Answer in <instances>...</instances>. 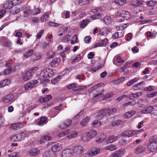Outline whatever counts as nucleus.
I'll list each match as a JSON object with an SVG mask.
<instances>
[{
    "instance_id": "1",
    "label": "nucleus",
    "mask_w": 157,
    "mask_h": 157,
    "mask_svg": "<svg viewBox=\"0 0 157 157\" xmlns=\"http://www.w3.org/2000/svg\"><path fill=\"white\" fill-rule=\"evenodd\" d=\"M149 141L150 144L147 146L148 149L149 151L153 152L157 149V136H152L150 139Z\"/></svg>"
},
{
    "instance_id": "2",
    "label": "nucleus",
    "mask_w": 157,
    "mask_h": 157,
    "mask_svg": "<svg viewBox=\"0 0 157 157\" xmlns=\"http://www.w3.org/2000/svg\"><path fill=\"white\" fill-rule=\"evenodd\" d=\"M41 75L44 78L51 77L54 74V72L52 69L49 68H45L41 72Z\"/></svg>"
},
{
    "instance_id": "3",
    "label": "nucleus",
    "mask_w": 157,
    "mask_h": 157,
    "mask_svg": "<svg viewBox=\"0 0 157 157\" xmlns=\"http://www.w3.org/2000/svg\"><path fill=\"white\" fill-rule=\"evenodd\" d=\"M40 153V150L37 148H32L29 151L28 154L30 156H36Z\"/></svg>"
},
{
    "instance_id": "4",
    "label": "nucleus",
    "mask_w": 157,
    "mask_h": 157,
    "mask_svg": "<svg viewBox=\"0 0 157 157\" xmlns=\"http://www.w3.org/2000/svg\"><path fill=\"white\" fill-rule=\"evenodd\" d=\"M72 149H67L63 151L61 154L62 157H71L72 155Z\"/></svg>"
},
{
    "instance_id": "5",
    "label": "nucleus",
    "mask_w": 157,
    "mask_h": 157,
    "mask_svg": "<svg viewBox=\"0 0 157 157\" xmlns=\"http://www.w3.org/2000/svg\"><path fill=\"white\" fill-rule=\"evenodd\" d=\"M31 71V70H28L26 72L25 74L23 76V79L24 80L27 81L31 78L33 75Z\"/></svg>"
},
{
    "instance_id": "6",
    "label": "nucleus",
    "mask_w": 157,
    "mask_h": 157,
    "mask_svg": "<svg viewBox=\"0 0 157 157\" xmlns=\"http://www.w3.org/2000/svg\"><path fill=\"white\" fill-rule=\"evenodd\" d=\"M72 123V121L71 120H67L64 121L63 123L59 125V128L63 129L68 127Z\"/></svg>"
},
{
    "instance_id": "7",
    "label": "nucleus",
    "mask_w": 157,
    "mask_h": 157,
    "mask_svg": "<svg viewBox=\"0 0 157 157\" xmlns=\"http://www.w3.org/2000/svg\"><path fill=\"white\" fill-rule=\"evenodd\" d=\"M83 150L82 147L78 145L75 147L73 151L76 154L79 155L82 153Z\"/></svg>"
},
{
    "instance_id": "8",
    "label": "nucleus",
    "mask_w": 157,
    "mask_h": 157,
    "mask_svg": "<svg viewBox=\"0 0 157 157\" xmlns=\"http://www.w3.org/2000/svg\"><path fill=\"white\" fill-rule=\"evenodd\" d=\"M124 151L123 149H121L115 151L113 154V157H121L124 153Z\"/></svg>"
},
{
    "instance_id": "9",
    "label": "nucleus",
    "mask_w": 157,
    "mask_h": 157,
    "mask_svg": "<svg viewBox=\"0 0 157 157\" xmlns=\"http://www.w3.org/2000/svg\"><path fill=\"white\" fill-rule=\"evenodd\" d=\"M120 14V17L124 18L126 20L128 19L130 17L129 13L126 11H122Z\"/></svg>"
},
{
    "instance_id": "10",
    "label": "nucleus",
    "mask_w": 157,
    "mask_h": 157,
    "mask_svg": "<svg viewBox=\"0 0 157 157\" xmlns=\"http://www.w3.org/2000/svg\"><path fill=\"white\" fill-rule=\"evenodd\" d=\"M60 62V59L59 58H55L52 61L51 63V65L52 67H57L59 65Z\"/></svg>"
},
{
    "instance_id": "11",
    "label": "nucleus",
    "mask_w": 157,
    "mask_h": 157,
    "mask_svg": "<svg viewBox=\"0 0 157 157\" xmlns=\"http://www.w3.org/2000/svg\"><path fill=\"white\" fill-rule=\"evenodd\" d=\"M23 126L22 123L19 122L18 123L12 124L11 125V127L12 129L16 130L19 129Z\"/></svg>"
},
{
    "instance_id": "12",
    "label": "nucleus",
    "mask_w": 157,
    "mask_h": 157,
    "mask_svg": "<svg viewBox=\"0 0 157 157\" xmlns=\"http://www.w3.org/2000/svg\"><path fill=\"white\" fill-rule=\"evenodd\" d=\"M51 149L53 152L59 151L61 149V146L59 144H56L52 145Z\"/></svg>"
},
{
    "instance_id": "13",
    "label": "nucleus",
    "mask_w": 157,
    "mask_h": 157,
    "mask_svg": "<svg viewBox=\"0 0 157 157\" xmlns=\"http://www.w3.org/2000/svg\"><path fill=\"white\" fill-rule=\"evenodd\" d=\"M14 5L12 1H7L6 2L4 5V7L6 9H10Z\"/></svg>"
},
{
    "instance_id": "14",
    "label": "nucleus",
    "mask_w": 157,
    "mask_h": 157,
    "mask_svg": "<svg viewBox=\"0 0 157 157\" xmlns=\"http://www.w3.org/2000/svg\"><path fill=\"white\" fill-rule=\"evenodd\" d=\"M20 136H19V134L13 135L11 136L10 140L14 142L20 141L21 140Z\"/></svg>"
},
{
    "instance_id": "15",
    "label": "nucleus",
    "mask_w": 157,
    "mask_h": 157,
    "mask_svg": "<svg viewBox=\"0 0 157 157\" xmlns=\"http://www.w3.org/2000/svg\"><path fill=\"white\" fill-rule=\"evenodd\" d=\"M136 111L134 110H132L129 112L126 113L124 115V117L125 118H128L131 117L136 113Z\"/></svg>"
},
{
    "instance_id": "16",
    "label": "nucleus",
    "mask_w": 157,
    "mask_h": 157,
    "mask_svg": "<svg viewBox=\"0 0 157 157\" xmlns=\"http://www.w3.org/2000/svg\"><path fill=\"white\" fill-rule=\"evenodd\" d=\"M10 83V80L7 79L2 80L0 83V87H3L8 85Z\"/></svg>"
},
{
    "instance_id": "17",
    "label": "nucleus",
    "mask_w": 157,
    "mask_h": 157,
    "mask_svg": "<svg viewBox=\"0 0 157 157\" xmlns=\"http://www.w3.org/2000/svg\"><path fill=\"white\" fill-rule=\"evenodd\" d=\"M124 138L129 137L132 136V132L130 131H126L124 132L122 134L121 136Z\"/></svg>"
},
{
    "instance_id": "18",
    "label": "nucleus",
    "mask_w": 157,
    "mask_h": 157,
    "mask_svg": "<svg viewBox=\"0 0 157 157\" xmlns=\"http://www.w3.org/2000/svg\"><path fill=\"white\" fill-rule=\"evenodd\" d=\"M144 84V83L143 82H140L133 86L132 87V88L134 90H138L141 89L143 88V87L141 86V85Z\"/></svg>"
},
{
    "instance_id": "19",
    "label": "nucleus",
    "mask_w": 157,
    "mask_h": 157,
    "mask_svg": "<svg viewBox=\"0 0 157 157\" xmlns=\"http://www.w3.org/2000/svg\"><path fill=\"white\" fill-rule=\"evenodd\" d=\"M142 4V1H138V0H135L133 1L131 3V4L132 6L136 7L139 6Z\"/></svg>"
},
{
    "instance_id": "20",
    "label": "nucleus",
    "mask_w": 157,
    "mask_h": 157,
    "mask_svg": "<svg viewBox=\"0 0 157 157\" xmlns=\"http://www.w3.org/2000/svg\"><path fill=\"white\" fill-rule=\"evenodd\" d=\"M100 152V150L99 148H96L95 151H92L89 153V154L90 156H93L99 153Z\"/></svg>"
},
{
    "instance_id": "21",
    "label": "nucleus",
    "mask_w": 157,
    "mask_h": 157,
    "mask_svg": "<svg viewBox=\"0 0 157 157\" xmlns=\"http://www.w3.org/2000/svg\"><path fill=\"white\" fill-rule=\"evenodd\" d=\"M117 139V136L112 135L110 136L107 140L106 142L107 143H111L116 141Z\"/></svg>"
},
{
    "instance_id": "22",
    "label": "nucleus",
    "mask_w": 157,
    "mask_h": 157,
    "mask_svg": "<svg viewBox=\"0 0 157 157\" xmlns=\"http://www.w3.org/2000/svg\"><path fill=\"white\" fill-rule=\"evenodd\" d=\"M87 133L88 134V136H89L90 138L95 136L97 134L96 131L94 130H90Z\"/></svg>"
},
{
    "instance_id": "23",
    "label": "nucleus",
    "mask_w": 157,
    "mask_h": 157,
    "mask_svg": "<svg viewBox=\"0 0 157 157\" xmlns=\"http://www.w3.org/2000/svg\"><path fill=\"white\" fill-rule=\"evenodd\" d=\"M90 120V117L86 116L83 119L82 121L80 123V124L82 125V126H84L86 125Z\"/></svg>"
},
{
    "instance_id": "24",
    "label": "nucleus",
    "mask_w": 157,
    "mask_h": 157,
    "mask_svg": "<svg viewBox=\"0 0 157 157\" xmlns=\"http://www.w3.org/2000/svg\"><path fill=\"white\" fill-rule=\"evenodd\" d=\"M41 58V55L39 54H34L32 57V59L34 61L37 60Z\"/></svg>"
},
{
    "instance_id": "25",
    "label": "nucleus",
    "mask_w": 157,
    "mask_h": 157,
    "mask_svg": "<svg viewBox=\"0 0 157 157\" xmlns=\"http://www.w3.org/2000/svg\"><path fill=\"white\" fill-rule=\"evenodd\" d=\"M101 124V123L98 121L97 120H94V121L91 123V125L93 127H99Z\"/></svg>"
},
{
    "instance_id": "26",
    "label": "nucleus",
    "mask_w": 157,
    "mask_h": 157,
    "mask_svg": "<svg viewBox=\"0 0 157 157\" xmlns=\"http://www.w3.org/2000/svg\"><path fill=\"white\" fill-rule=\"evenodd\" d=\"M34 86V82H28L25 86V90H28L29 88L33 87Z\"/></svg>"
},
{
    "instance_id": "27",
    "label": "nucleus",
    "mask_w": 157,
    "mask_h": 157,
    "mask_svg": "<svg viewBox=\"0 0 157 157\" xmlns=\"http://www.w3.org/2000/svg\"><path fill=\"white\" fill-rule=\"evenodd\" d=\"M33 52L34 51L33 49L28 50L24 54V56L26 58H28L32 55Z\"/></svg>"
},
{
    "instance_id": "28",
    "label": "nucleus",
    "mask_w": 157,
    "mask_h": 157,
    "mask_svg": "<svg viewBox=\"0 0 157 157\" xmlns=\"http://www.w3.org/2000/svg\"><path fill=\"white\" fill-rule=\"evenodd\" d=\"M90 138L89 136H88V134L87 133L84 134L82 138V140L83 141L86 142L88 141L89 139H90Z\"/></svg>"
},
{
    "instance_id": "29",
    "label": "nucleus",
    "mask_w": 157,
    "mask_h": 157,
    "mask_svg": "<svg viewBox=\"0 0 157 157\" xmlns=\"http://www.w3.org/2000/svg\"><path fill=\"white\" fill-rule=\"evenodd\" d=\"M77 132L74 131L70 132L69 134L68 135L67 137L69 139H71L76 137L77 136Z\"/></svg>"
},
{
    "instance_id": "30",
    "label": "nucleus",
    "mask_w": 157,
    "mask_h": 157,
    "mask_svg": "<svg viewBox=\"0 0 157 157\" xmlns=\"http://www.w3.org/2000/svg\"><path fill=\"white\" fill-rule=\"evenodd\" d=\"M114 2L119 6H122L126 2V0H115Z\"/></svg>"
},
{
    "instance_id": "31",
    "label": "nucleus",
    "mask_w": 157,
    "mask_h": 157,
    "mask_svg": "<svg viewBox=\"0 0 157 157\" xmlns=\"http://www.w3.org/2000/svg\"><path fill=\"white\" fill-rule=\"evenodd\" d=\"M89 22L88 19H86L82 21L81 24V26L82 28H85L87 24Z\"/></svg>"
},
{
    "instance_id": "32",
    "label": "nucleus",
    "mask_w": 157,
    "mask_h": 157,
    "mask_svg": "<svg viewBox=\"0 0 157 157\" xmlns=\"http://www.w3.org/2000/svg\"><path fill=\"white\" fill-rule=\"evenodd\" d=\"M107 150L113 151L117 149L116 146L114 145L110 144L106 147Z\"/></svg>"
},
{
    "instance_id": "33",
    "label": "nucleus",
    "mask_w": 157,
    "mask_h": 157,
    "mask_svg": "<svg viewBox=\"0 0 157 157\" xmlns=\"http://www.w3.org/2000/svg\"><path fill=\"white\" fill-rule=\"evenodd\" d=\"M12 95H7L4 98V101L5 103H8L12 100Z\"/></svg>"
},
{
    "instance_id": "34",
    "label": "nucleus",
    "mask_w": 157,
    "mask_h": 157,
    "mask_svg": "<svg viewBox=\"0 0 157 157\" xmlns=\"http://www.w3.org/2000/svg\"><path fill=\"white\" fill-rule=\"evenodd\" d=\"M145 150L144 148L142 147L139 146L137 147L136 150V153H142Z\"/></svg>"
},
{
    "instance_id": "35",
    "label": "nucleus",
    "mask_w": 157,
    "mask_h": 157,
    "mask_svg": "<svg viewBox=\"0 0 157 157\" xmlns=\"http://www.w3.org/2000/svg\"><path fill=\"white\" fill-rule=\"evenodd\" d=\"M48 14L47 13H44L41 17L40 20L43 22L46 21L48 18Z\"/></svg>"
},
{
    "instance_id": "36",
    "label": "nucleus",
    "mask_w": 157,
    "mask_h": 157,
    "mask_svg": "<svg viewBox=\"0 0 157 157\" xmlns=\"http://www.w3.org/2000/svg\"><path fill=\"white\" fill-rule=\"evenodd\" d=\"M62 78L61 76H59L57 77L56 78H55L51 80L52 83L54 84H55L56 83L58 82L60 79Z\"/></svg>"
},
{
    "instance_id": "37",
    "label": "nucleus",
    "mask_w": 157,
    "mask_h": 157,
    "mask_svg": "<svg viewBox=\"0 0 157 157\" xmlns=\"http://www.w3.org/2000/svg\"><path fill=\"white\" fill-rule=\"evenodd\" d=\"M47 118L45 117H41L40 120V121L38 122L39 125H41L46 122Z\"/></svg>"
},
{
    "instance_id": "38",
    "label": "nucleus",
    "mask_w": 157,
    "mask_h": 157,
    "mask_svg": "<svg viewBox=\"0 0 157 157\" xmlns=\"http://www.w3.org/2000/svg\"><path fill=\"white\" fill-rule=\"evenodd\" d=\"M78 38L76 35H75L72 38L71 40V43L72 44H74L77 42Z\"/></svg>"
},
{
    "instance_id": "39",
    "label": "nucleus",
    "mask_w": 157,
    "mask_h": 157,
    "mask_svg": "<svg viewBox=\"0 0 157 157\" xmlns=\"http://www.w3.org/2000/svg\"><path fill=\"white\" fill-rule=\"evenodd\" d=\"M108 42V40L107 38H105L104 40H102L101 42L98 43L100 47H101L102 46L105 45Z\"/></svg>"
},
{
    "instance_id": "40",
    "label": "nucleus",
    "mask_w": 157,
    "mask_h": 157,
    "mask_svg": "<svg viewBox=\"0 0 157 157\" xmlns=\"http://www.w3.org/2000/svg\"><path fill=\"white\" fill-rule=\"evenodd\" d=\"M122 122L121 120H119L116 121H114L113 123V125L115 126H118L119 125L122 124Z\"/></svg>"
},
{
    "instance_id": "41",
    "label": "nucleus",
    "mask_w": 157,
    "mask_h": 157,
    "mask_svg": "<svg viewBox=\"0 0 157 157\" xmlns=\"http://www.w3.org/2000/svg\"><path fill=\"white\" fill-rule=\"evenodd\" d=\"M102 14L100 13H97L92 16V18L93 19H99L101 17Z\"/></svg>"
},
{
    "instance_id": "42",
    "label": "nucleus",
    "mask_w": 157,
    "mask_h": 157,
    "mask_svg": "<svg viewBox=\"0 0 157 157\" xmlns=\"http://www.w3.org/2000/svg\"><path fill=\"white\" fill-rule=\"evenodd\" d=\"M147 4L148 6H153L157 4V2L153 1H149L147 2Z\"/></svg>"
},
{
    "instance_id": "43",
    "label": "nucleus",
    "mask_w": 157,
    "mask_h": 157,
    "mask_svg": "<svg viewBox=\"0 0 157 157\" xmlns=\"http://www.w3.org/2000/svg\"><path fill=\"white\" fill-rule=\"evenodd\" d=\"M55 55V53L53 52H48L47 55L48 58H52Z\"/></svg>"
},
{
    "instance_id": "44",
    "label": "nucleus",
    "mask_w": 157,
    "mask_h": 157,
    "mask_svg": "<svg viewBox=\"0 0 157 157\" xmlns=\"http://www.w3.org/2000/svg\"><path fill=\"white\" fill-rule=\"evenodd\" d=\"M106 108L102 109L99 111V114L104 117L106 114Z\"/></svg>"
},
{
    "instance_id": "45",
    "label": "nucleus",
    "mask_w": 157,
    "mask_h": 157,
    "mask_svg": "<svg viewBox=\"0 0 157 157\" xmlns=\"http://www.w3.org/2000/svg\"><path fill=\"white\" fill-rule=\"evenodd\" d=\"M70 37L71 36L67 35L63 38L62 40V41L63 42H68Z\"/></svg>"
},
{
    "instance_id": "46",
    "label": "nucleus",
    "mask_w": 157,
    "mask_h": 157,
    "mask_svg": "<svg viewBox=\"0 0 157 157\" xmlns=\"http://www.w3.org/2000/svg\"><path fill=\"white\" fill-rule=\"evenodd\" d=\"M154 108V106L152 107V106H149L147 107V108H146L147 113H151L152 112H153V110Z\"/></svg>"
},
{
    "instance_id": "47",
    "label": "nucleus",
    "mask_w": 157,
    "mask_h": 157,
    "mask_svg": "<svg viewBox=\"0 0 157 157\" xmlns=\"http://www.w3.org/2000/svg\"><path fill=\"white\" fill-rule=\"evenodd\" d=\"M128 96L126 95H122L121 96L118 97L116 99V100L118 101H120L121 100H122L124 98H127Z\"/></svg>"
},
{
    "instance_id": "48",
    "label": "nucleus",
    "mask_w": 157,
    "mask_h": 157,
    "mask_svg": "<svg viewBox=\"0 0 157 157\" xmlns=\"http://www.w3.org/2000/svg\"><path fill=\"white\" fill-rule=\"evenodd\" d=\"M12 70V69L11 68V67L6 69L4 71L3 74L5 75H8L11 72Z\"/></svg>"
},
{
    "instance_id": "49",
    "label": "nucleus",
    "mask_w": 157,
    "mask_h": 157,
    "mask_svg": "<svg viewBox=\"0 0 157 157\" xmlns=\"http://www.w3.org/2000/svg\"><path fill=\"white\" fill-rule=\"evenodd\" d=\"M146 101V100L145 99H140L138 101V104H139V107H142L143 105H144L143 102Z\"/></svg>"
},
{
    "instance_id": "50",
    "label": "nucleus",
    "mask_w": 157,
    "mask_h": 157,
    "mask_svg": "<svg viewBox=\"0 0 157 157\" xmlns=\"http://www.w3.org/2000/svg\"><path fill=\"white\" fill-rule=\"evenodd\" d=\"M52 96L51 95H46L44 98V101L46 102L49 100L52 99Z\"/></svg>"
},
{
    "instance_id": "51",
    "label": "nucleus",
    "mask_w": 157,
    "mask_h": 157,
    "mask_svg": "<svg viewBox=\"0 0 157 157\" xmlns=\"http://www.w3.org/2000/svg\"><path fill=\"white\" fill-rule=\"evenodd\" d=\"M24 16L27 17V15L31 14L32 13V11L31 10H26L24 11Z\"/></svg>"
},
{
    "instance_id": "52",
    "label": "nucleus",
    "mask_w": 157,
    "mask_h": 157,
    "mask_svg": "<svg viewBox=\"0 0 157 157\" xmlns=\"http://www.w3.org/2000/svg\"><path fill=\"white\" fill-rule=\"evenodd\" d=\"M103 94L102 93H100L98 94H96L93 98V100H95L97 99H99L101 97H102Z\"/></svg>"
},
{
    "instance_id": "53",
    "label": "nucleus",
    "mask_w": 157,
    "mask_h": 157,
    "mask_svg": "<svg viewBox=\"0 0 157 157\" xmlns=\"http://www.w3.org/2000/svg\"><path fill=\"white\" fill-rule=\"evenodd\" d=\"M11 11L13 14H17L19 12L20 10L17 8L15 7L12 9Z\"/></svg>"
},
{
    "instance_id": "54",
    "label": "nucleus",
    "mask_w": 157,
    "mask_h": 157,
    "mask_svg": "<svg viewBox=\"0 0 157 157\" xmlns=\"http://www.w3.org/2000/svg\"><path fill=\"white\" fill-rule=\"evenodd\" d=\"M70 132V130H67V131H64L63 132H62L59 135V136L60 137H62L64 136H65L66 135L68 134V135Z\"/></svg>"
},
{
    "instance_id": "55",
    "label": "nucleus",
    "mask_w": 157,
    "mask_h": 157,
    "mask_svg": "<svg viewBox=\"0 0 157 157\" xmlns=\"http://www.w3.org/2000/svg\"><path fill=\"white\" fill-rule=\"evenodd\" d=\"M91 38L90 36H88L86 37L84 39L85 42L87 43H90Z\"/></svg>"
},
{
    "instance_id": "56",
    "label": "nucleus",
    "mask_w": 157,
    "mask_h": 157,
    "mask_svg": "<svg viewBox=\"0 0 157 157\" xmlns=\"http://www.w3.org/2000/svg\"><path fill=\"white\" fill-rule=\"evenodd\" d=\"M94 56L95 55L94 52H90L88 55L87 57L88 59H90L93 58Z\"/></svg>"
},
{
    "instance_id": "57",
    "label": "nucleus",
    "mask_w": 157,
    "mask_h": 157,
    "mask_svg": "<svg viewBox=\"0 0 157 157\" xmlns=\"http://www.w3.org/2000/svg\"><path fill=\"white\" fill-rule=\"evenodd\" d=\"M76 84L75 83H73L69 84L67 86V88L68 89H74L76 87Z\"/></svg>"
},
{
    "instance_id": "58",
    "label": "nucleus",
    "mask_w": 157,
    "mask_h": 157,
    "mask_svg": "<svg viewBox=\"0 0 157 157\" xmlns=\"http://www.w3.org/2000/svg\"><path fill=\"white\" fill-rule=\"evenodd\" d=\"M49 25L52 26L56 27L60 25V24L54 22L50 21L49 23Z\"/></svg>"
},
{
    "instance_id": "59",
    "label": "nucleus",
    "mask_w": 157,
    "mask_h": 157,
    "mask_svg": "<svg viewBox=\"0 0 157 157\" xmlns=\"http://www.w3.org/2000/svg\"><path fill=\"white\" fill-rule=\"evenodd\" d=\"M81 55L80 54H78L77 57L74 59L73 60V62H78L81 59Z\"/></svg>"
},
{
    "instance_id": "60",
    "label": "nucleus",
    "mask_w": 157,
    "mask_h": 157,
    "mask_svg": "<svg viewBox=\"0 0 157 157\" xmlns=\"http://www.w3.org/2000/svg\"><path fill=\"white\" fill-rule=\"evenodd\" d=\"M52 154L51 152H47L44 154L43 157H53L52 156Z\"/></svg>"
},
{
    "instance_id": "61",
    "label": "nucleus",
    "mask_w": 157,
    "mask_h": 157,
    "mask_svg": "<svg viewBox=\"0 0 157 157\" xmlns=\"http://www.w3.org/2000/svg\"><path fill=\"white\" fill-rule=\"evenodd\" d=\"M4 118L2 115L0 113V126H2L3 124L4 121Z\"/></svg>"
},
{
    "instance_id": "62",
    "label": "nucleus",
    "mask_w": 157,
    "mask_h": 157,
    "mask_svg": "<svg viewBox=\"0 0 157 157\" xmlns=\"http://www.w3.org/2000/svg\"><path fill=\"white\" fill-rule=\"evenodd\" d=\"M103 21L104 23L106 25L109 24L110 22V20L107 17H104L103 18Z\"/></svg>"
},
{
    "instance_id": "63",
    "label": "nucleus",
    "mask_w": 157,
    "mask_h": 157,
    "mask_svg": "<svg viewBox=\"0 0 157 157\" xmlns=\"http://www.w3.org/2000/svg\"><path fill=\"white\" fill-rule=\"evenodd\" d=\"M22 36V35L21 33L20 32H17L15 34V36L17 37L18 38H20Z\"/></svg>"
},
{
    "instance_id": "64",
    "label": "nucleus",
    "mask_w": 157,
    "mask_h": 157,
    "mask_svg": "<svg viewBox=\"0 0 157 157\" xmlns=\"http://www.w3.org/2000/svg\"><path fill=\"white\" fill-rule=\"evenodd\" d=\"M152 113L155 115L157 116V105L154 106L153 112Z\"/></svg>"
}]
</instances>
